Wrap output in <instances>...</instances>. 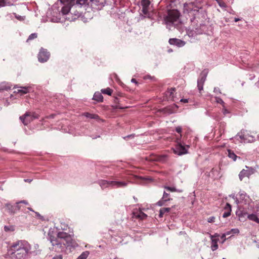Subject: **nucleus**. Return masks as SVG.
Segmentation results:
<instances>
[{"instance_id": "7c9ffc66", "label": "nucleus", "mask_w": 259, "mask_h": 259, "mask_svg": "<svg viewBox=\"0 0 259 259\" xmlns=\"http://www.w3.org/2000/svg\"><path fill=\"white\" fill-rule=\"evenodd\" d=\"M206 75H203L201 76L198 79L197 84H203L206 80Z\"/></svg>"}, {"instance_id": "2f4dec72", "label": "nucleus", "mask_w": 259, "mask_h": 259, "mask_svg": "<svg viewBox=\"0 0 259 259\" xmlns=\"http://www.w3.org/2000/svg\"><path fill=\"white\" fill-rule=\"evenodd\" d=\"M228 156L233 159L234 161H235L236 160L237 156L235 155V154L231 151L230 150H228Z\"/></svg>"}, {"instance_id": "4d7b16f0", "label": "nucleus", "mask_w": 259, "mask_h": 259, "mask_svg": "<svg viewBox=\"0 0 259 259\" xmlns=\"http://www.w3.org/2000/svg\"><path fill=\"white\" fill-rule=\"evenodd\" d=\"M240 19L238 18H235V19H234V21L235 22H237L238 21H239Z\"/></svg>"}, {"instance_id": "bb28decb", "label": "nucleus", "mask_w": 259, "mask_h": 259, "mask_svg": "<svg viewBox=\"0 0 259 259\" xmlns=\"http://www.w3.org/2000/svg\"><path fill=\"white\" fill-rule=\"evenodd\" d=\"M84 115L87 117L91 119H98L99 118V116L97 114H91L89 113H84Z\"/></svg>"}, {"instance_id": "6ab92c4d", "label": "nucleus", "mask_w": 259, "mask_h": 259, "mask_svg": "<svg viewBox=\"0 0 259 259\" xmlns=\"http://www.w3.org/2000/svg\"><path fill=\"white\" fill-rule=\"evenodd\" d=\"M210 174L214 179H217L221 177L220 171L218 169L212 168Z\"/></svg>"}, {"instance_id": "4468645a", "label": "nucleus", "mask_w": 259, "mask_h": 259, "mask_svg": "<svg viewBox=\"0 0 259 259\" xmlns=\"http://www.w3.org/2000/svg\"><path fill=\"white\" fill-rule=\"evenodd\" d=\"M193 4L192 3L185 4L184 5V12H187L188 13H192L193 14L196 15V13H198V11L193 9Z\"/></svg>"}, {"instance_id": "412c9836", "label": "nucleus", "mask_w": 259, "mask_h": 259, "mask_svg": "<svg viewBox=\"0 0 259 259\" xmlns=\"http://www.w3.org/2000/svg\"><path fill=\"white\" fill-rule=\"evenodd\" d=\"M247 219L259 224V217L253 213L247 215Z\"/></svg>"}, {"instance_id": "c756f323", "label": "nucleus", "mask_w": 259, "mask_h": 259, "mask_svg": "<svg viewBox=\"0 0 259 259\" xmlns=\"http://www.w3.org/2000/svg\"><path fill=\"white\" fill-rule=\"evenodd\" d=\"M102 93L104 94H107L108 95H111L112 93V90L110 88H106L104 89L101 90Z\"/></svg>"}, {"instance_id": "f704fd0d", "label": "nucleus", "mask_w": 259, "mask_h": 259, "mask_svg": "<svg viewBox=\"0 0 259 259\" xmlns=\"http://www.w3.org/2000/svg\"><path fill=\"white\" fill-rule=\"evenodd\" d=\"M222 112L225 116H227L228 114H230V111L226 108L225 106L223 107Z\"/></svg>"}, {"instance_id": "bf43d9fd", "label": "nucleus", "mask_w": 259, "mask_h": 259, "mask_svg": "<svg viewBox=\"0 0 259 259\" xmlns=\"http://www.w3.org/2000/svg\"><path fill=\"white\" fill-rule=\"evenodd\" d=\"M246 136H247V138L248 139H250L249 136H251V135H249V134H246Z\"/></svg>"}, {"instance_id": "2eb2a0df", "label": "nucleus", "mask_w": 259, "mask_h": 259, "mask_svg": "<svg viewBox=\"0 0 259 259\" xmlns=\"http://www.w3.org/2000/svg\"><path fill=\"white\" fill-rule=\"evenodd\" d=\"M127 185V183L117 181H110L111 187L113 188H123Z\"/></svg>"}, {"instance_id": "473e14b6", "label": "nucleus", "mask_w": 259, "mask_h": 259, "mask_svg": "<svg viewBox=\"0 0 259 259\" xmlns=\"http://www.w3.org/2000/svg\"><path fill=\"white\" fill-rule=\"evenodd\" d=\"M166 157L165 155H160L157 158L156 160L163 162L166 160Z\"/></svg>"}, {"instance_id": "c03bdc74", "label": "nucleus", "mask_w": 259, "mask_h": 259, "mask_svg": "<svg viewBox=\"0 0 259 259\" xmlns=\"http://www.w3.org/2000/svg\"><path fill=\"white\" fill-rule=\"evenodd\" d=\"M213 92L217 94H221V91L219 88H217V87L214 88V90H213Z\"/></svg>"}, {"instance_id": "cd10ccee", "label": "nucleus", "mask_w": 259, "mask_h": 259, "mask_svg": "<svg viewBox=\"0 0 259 259\" xmlns=\"http://www.w3.org/2000/svg\"><path fill=\"white\" fill-rule=\"evenodd\" d=\"M4 230L7 232H12L15 231V227L14 226H5Z\"/></svg>"}, {"instance_id": "8fccbe9b", "label": "nucleus", "mask_w": 259, "mask_h": 259, "mask_svg": "<svg viewBox=\"0 0 259 259\" xmlns=\"http://www.w3.org/2000/svg\"><path fill=\"white\" fill-rule=\"evenodd\" d=\"M18 203H19V205H20V204H21V203H24L26 205L28 204V202L25 200H22V201H20V202H18Z\"/></svg>"}, {"instance_id": "6e6d98bb", "label": "nucleus", "mask_w": 259, "mask_h": 259, "mask_svg": "<svg viewBox=\"0 0 259 259\" xmlns=\"http://www.w3.org/2000/svg\"><path fill=\"white\" fill-rule=\"evenodd\" d=\"M231 233H232V232H231V231L230 230L229 231L227 232L225 234H226V236H227V235H229L231 234Z\"/></svg>"}, {"instance_id": "864d4df0", "label": "nucleus", "mask_w": 259, "mask_h": 259, "mask_svg": "<svg viewBox=\"0 0 259 259\" xmlns=\"http://www.w3.org/2000/svg\"><path fill=\"white\" fill-rule=\"evenodd\" d=\"M164 213H163V212L161 211V209H160L159 210V217L160 218L162 217H163V215L164 214Z\"/></svg>"}, {"instance_id": "0e129e2a", "label": "nucleus", "mask_w": 259, "mask_h": 259, "mask_svg": "<svg viewBox=\"0 0 259 259\" xmlns=\"http://www.w3.org/2000/svg\"><path fill=\"white\" fill-rule=\"evenodd\" d=\"M35 213L37 214V215H40V214L38 212H35Z\"/></svg>"}, {"instance_id": "f03ea898", "label": "nucleus", "mask_w": 259, "mask_h": 259, "mask_svg": "<svg viewBox=\"0 0 259 259\" xmlns=\"http://www.w3.org/2000/svg\"><path fill=\"white\" fill-rule=\"evenodd\" d=\"M38 252L32 250L31 245L24 240L14 242L8 249V255L11 259H27L31 255H37Z\"/></svg>"}, {"instance_id": "0eeeda50", "label": "nucleus", "mask_w": 259, "mask_h": 259, "mask_svg": "<svg viewBox=\"0 0 259 259\" xmlns=\"http://www.w3.org/2000/svg\"><path fill=\"white\" fill-rule=\"evenodd\" d=\"M141 5L142 6V12L145 17L150 18V2L149 0H141Z\"/></svg>"}, {"instance_id": "ddd939ff", "label": "nucleus", "mask_w": 259, "mask_h": 259, "mask_svg": "<svg viewBox=\"0 0 259 259\" xmlns=\"http://www.w3.org/2000/svg\"><path fill=\"white\" fill-rule=\"evenodd\" d=\"M238 137H239V138L242 141V142H252L254 140V137L253 136H249L250 139H248L247 138V136H246V134H244V132L241 131L239 133H238L235 137V138H237Z\"/></svg>"}, {"instance_id": "f3484780", "label": "nucleus", "mask_w": 259, "mask_h": 259, "mask_svg": "<svg viewBox=\"0 0 259 259\" xmlns=\"http://www.w3.org/2000/svg\"><path fill=\"white\" fill-rule=\"evenodd\" d=\"M239 196V203H242L244 204H247L249 203L250 199L245 193L244 192H240Z\"/></svg>"}, {"instance_id": "e433bc0d", "label": "nucleus", "mask_w": 259, "mask_h": 259, "mask_svg": "<svg viewBox=\"0 0 259 259\" xmlns=\"http://www.w3.org/2000/svg\"><path fill=\"white\" fill-rule=\"evenodd\" d=\"M36 37H37V34L36 33H32L29 36V37L27 40V41H28L30 40H32Z\"/></svg>"}, {"instance_id": "c9c22d12", "label": "nucleus", "mask_w": 259, "mask_h": 259, "mask_svg": "<svg viewBox=\"0 0 259 259\" xmlns=\"http://www.w3.org/2000/svg\"><path fill=\"white\" fill-rule=\"evenodd\" d=\"M218 4H219V6L221 8H226V4L222 0H215Z\"/></svg>"}, {"instance_id": "09e8293b", "label": "nucleus", "mask_w": 259, "mask_h": 259, "mask_svg": "<svg viewBox=\"0 0 259 259\" xmlns=\"http://www.w3.org/2000/svg\"><path fill=\"white\" fill-rule=\"evenodd\" d=\"M226 234H223L222 236H221V238L223 240V241H222V243H224L225 242V241L226 240Z\"/></svg>"}, {"instance_id": "680f3d73", "label": "nucleus", "mask_w": 259, "mask_h": 259, "mask_svg": "<svg viewBox=\"0 0 259 259\" xmlns=\"http://www.w3.org/2000/svg\"><path fill=\"white\" fill-rule=\"evenodd\" d=\"M27 208L30 211H33V210L30 207H27Z\"/></svg>"}, {"instance_id": "6e6552de", "label": "nucleus", "mask_w": 259, "mask_h": 259, "mask_svg": "<svg viewBox=\"0 0 259 259\" xmlns=\"http://www.w3.org/2000/svg\"><path fill=\"white\" fill-rule=\"evenodd\" d=\"M50 53L45 49H41L38 54V59L40 62H46L49 58Z\"/></svg>"}, {"instance_id": "b1692460", "label": "nucleus", "mask_w": 259, "mask_h": 259, "mask_svg": "<svg viewBox=\"0 0 259 259\" xmlns=\"http://www.w3.org/2000/svg\"><path fill=\"white\" fill-rule=\"evenodd\" d=\"M11 88V87L7 83H3L0 85V92L2 91L6 90L8 91L9 90H10Z\"/></svg>"}, {"instance_id": "1a4fd4ad", "label": "nucleus", "mask_w": 259, "mask_h": 259, "mask_svg": "<svg viewBox=\"0 0 259 259\" xmlns=\"http://www.w3.org/2000/svg\"><path fill=\"white\" fill-rule=\"evenodd\" d=\"M247 169L242 170L239 174V178L240 181H242L245 177H249L254 173V169L251 167L246 166Z\"/></svg>"}, {"instance_id": "9d476101", "label": "nucleus", "mask_w": 259, "mask_h": 259, "mask_svg": "<svg viewBox=\"0 0 259 259\" xmlns=\"http://www.w3.org/2000/svg\"><path fill=\"white\" fill-rule=\"evenodd\" d=\"M6 206L10 214H14L19 210L21 209V206L19 205V203H16V204L14 205L10 204H6Z\"/></svg>"}, {"instance_id": "7ed1b4c3", "label": "nucleus", "mask_w": 259, "mask_h": 259, "mask_svg": "<svg viewBox=\"0 0 259 259\" xmlns=\"http://www.w3.org/2000/svg\"><path fill=\"white\" fill-rule=\"evenodd\" d=\"M48 239L57 252L63 251L66 246H71L73 242L70 235L64 232H58L55 227L49 229Z\"/></svg>"}, {"instance_id": "13d9d810", "label": "nucleus", "mask_w": 259, "mask_h": 259, "mask_svg": "<svg viewBox=\"0 0 259 259\" xmlns=\"http://www.w3.org/2000/svg\"><path fill=\"white\" fill-rule=\"evenodd\" d=\"M24 181H25V182H27L30 183V182L32 181V180H30V179H26V180H24Z\"/></svg>"}, {"instance_id": "dca6fc26", "label": "nucleus", "mask_w": 259, "mask_h": 259, "mask_svg": "<svg viewBox=\"0 0 259 259\" xmlns=\"http://www.w3.org/2000/svg\"><path fill=\"white\" fill-rule=\"evenodd\" d=\"M171 199L169 196V194L164 191L163 193L162 198H161V200L157 202V204L160 206L164 205H165V202L170 200Z\"/></svg>"}, {"instance_id": "5fc2aeb1", "label": "nucleus", "mask_w": 259, "mask_h": 259, "mask_svg": "<svg viewBox=\"0 0 259 259\" xmlns=\"http://www.w3.org/2000/svg\"><path fill=\"white\" fill-rule=\"evenodd\" d=\"M131 81L134 83H137V80L135 78H132L131 80Z\"/></svg>"}, {"instance_id": "58836bf2", "label": "nucleus", "mask_w": 259, "mask_h": 259, "mask_svg": "<svg viewBox=\"0 0 259 259\" xmlns=\"http://www.w3.org/2000/svg\"><path fill=\"white\" fill-rule=\"evenodd\" d=\"M253 214H256V215L259 217V205L256 206L255 207V210L253 212Z\"/></svg>"}, {"instance_id": "de8ad7c7", "label": "nucleus", "mask_w": 259, "mask_h": 259, "mask_svg": "<svg viewBox=\"0 0 259 259\" xmlns=\"http://www.w3.org/2000/svg\"><path fill=\"white\" fill-rule=\"evenodd\" d=\"M215 218L214 217H210L208 219L209 223H212L214 222Z\"/></svg>"}, {"instance_id": "37998d69", "label": "nucleus", "mask_w": 259, "mask_h": 259, "mask_svg": "<svg viewBox=\"0 0 259 259\" xmlns=\"http://www.w3.org/2000/svg\"><path fill=\"white\" fill-rule=\"evenodd\" d=\"M231 231L232 234H238L239 233V229L237 228L232 229L231 230Z\"/></svg>"}, {"instance_id": "a19ab883", "label": "nucleus", "mask_w": 259, "mask_h": 259, "mask_svg": "<svg viewBox=\"0 0 259 259\" xmlns=\"http://www.w3.org/2000/svg\"><path fill=\"white\" fill-rule=\"evenodd\" d=\"M231 211H227L225 212L223 214V217L227 218V217H229V215H230Z\"/></svg>"}, {"instance_id": "423d86ee", "label": "nucleus", "mask_w": 259, "mask_h": 259, "mask_svg": "<svg viewBox=\"0 0 259 259\" xmlns=\"http://www.w3.org/2000/svg\"><path fill=\"white\" fill-rule=\"evenodd\" d=\"M181 138V135H180L179 138H177L178 144L176 145L175 148L173 149L174 152L178 155H182L187 153V150L179 142V140Z\"/></svg>"}, {"instance_id": "69168bd1", "label": "nucleus", "mask_w": 259, "mask_h": 259, "mask_svg": "<svg viewBox=\"0 0 259 259\" xmlns=\"http://www.w3.org/2000/svg\"><path fill=\"white\" fill-rule=\"evenodd\" d=\"M168 52H172V50H168Z\"/></svg>"}, {"instance_id": "393cba45", "label": "nucleus", "mask_w": 259, "mask_h": 259, "mask_svg": "<svg viewBox=\"0 0 259 259\" xmlns=\"http://www.w3.org/2000/svg\"><path fill=\"white\" fill-rule=\"evenodd\" d=\"M211 244H212V245H211V249L213 251H214L218 248V245L217 243V241L215 239H213L212 236H211Z\"/></svg>"}, {"instance_id": "3c124183", "label": "nucleus", "mask_w": 259, "mask_h": 259, "mask_svg": "<svg viewBox=\"0 0 259 259\" xmlns=\"http://www.w3.org/2000/svg\"><path fill=\"white\" fill-rule=\"evenodd\" d=\"M180 101L182 102H183V103H188V100L187 99H182L180 100Z\"/></svg>"}, {"instance_id": "39448f33", "label": "nucleus", "mask_w": 259, "mask_h": 259, "mask_svg": "<svg viewBox=\"0 0 259 259\" xmlns=\"http://www.w3.org/2000/svg\"><path fill=\"white\" fill-rule=\"evenodd\" d=\"M38 115L35 113L26 112L23 115L19 117L22 123L26 125L34 119L38 118Z\"/></svg>"}, {"instance_id": "603ef678", "label": "nucleus", "mask_w": 259, "mask_h": 259, "mask_svg": "<svg viewBox=\"0 0 259 259\" xmlns=\"http://www.w3.org/2000/svg\"><path fill=\"white\" fill-rule=\"evenodd\" d=\"M34 247V248L35 249L34 250H38V252L37 254L39 253V250L38 249V245L37 244H35Z\"/></svg>"}, {"instance_id": "aec40b11", "label": "nucleus", "mask_w": 259, "mask_h": 259, "mask_svg": "<svg viewBox=\"0 0 259 259\" xmlns=\"http://www.w3.org/2000/svg\"><path fill=\"white\" fill-rule=\"evenodd\" d=\"M99 185L102 189L107 187H111L110 181L101 180L99 182Z\"/></svg>"}, {"instance_id": "a211bd4d", "label": "nucleus", "mask_w": 259, "mask_h": 259, "mask_svg": "<svg viewBox=\"0 0 259 259\" xmlns=\"http://www.w3.org/2000/svg\"><path fill=\"white\" fill-rule=\"evenodd\" d=\"M133 215L135 218H140V219H144L147 217V215L143 212L141 210H138L133 212Z\"/></svg>"}, {"instance_id": "ea45409f", "label": "nucleus", "mask_w": 259, "mask_h": 259, "mask_svg": "<svg viewBox=\"0 0 259 259\" xmlns=\"http://www.w3.org/2000/svg\"><path fill=\"white\" fill-rule=\"evenodd\" d=\"M160 209L161 210L163 213H165L166 212H168L170 211V208L169 207H164L161 208Z\"/></svg>"}, {"instance_id": "72a5a7b5", "label": "nucleus", "mask_w": 259, "mask_h": 259, "mask_svg": "<svg viewBox=\"0 0 259 259\" xmlns=\"http://www.w3.org/2000/svg\"><path fill=\"white\" fill-rule=\"evenodd\" d=\"M215 101L217 103H219L220 104H221L222 105L223 107H224V106H225V102L222 100V99H221L219 97H215Z\"/></svg>"}, {"instance_id": "052dcab7", "label": "nucleus", "mask_w": 259, "mask_h": 259, "mask_svg": "<svg viewBox=\"0 0 259 259\" xmlns=\"http://www.w3.org/2000/svg\"><path fill=\"white\" fill-rule=\"evenodd\" d=\"M16 17L18 19H19V20H21V16H19V17L16 16Z\"/></svg>"}, {"instance_id": "f8f14e48", "label": "nucleus", "mask_w": 259, "mask_h": 259, "mask_svg": "<svg viewBox=\"0 0 259 259\" xmlns=\"http://www.w3.org/2000/svg\"><path fill=\"white\" fill-rule=\"evenodd\" d=\"M168 42L170 45L177 46L179 48L183 47L186 45L185 41L176 38H170L168 40Z\"/></svg>"}, {"instance_id": "c85d7f7f", "label": "nucleus", "mask_w": 259, "mask_h": 259, "mask_svg": "<svg viewBox=\"0 0 259 259\" xmlns=\"http://www.w3.org/2000/svg\"><path fill=\"white\" fill-rule=\"evenodd\" d=\"M89 255V251H85L81 253V254L76 259H86Z\"/></svg>"}, {"instance_id": "49530a36", "label": "nucleus", "mask_w": 259, "mask_h": 259, "mask_svg": "<svg viewBox=\"0 0 259 259\" xmlns=\"http://www.w3.org/2000/svg\"><path fill=\"white\" fill-rule=\"evenodd\" d=\"M197 87L199 92H201L203 89V84H197Z\"/></svg>"}, {"instance_id": "f257e3e1", "label": "nucleus", "mask_w": 259, "mask_h": 259, "mask_svg": "<svg viewBox=\"0 0 259 259\" xmlns=\"http://www.w3.org/2000/svg\"><path fill=\"white\" fill-rule=\"evenodd\" d=\"M88 1L89 0H58L53 5V10L54 13L61 14L66 20L72 21L80 15V12L78 9L83 5L88 4Z\"/></svg>"}, {"instance_id": "a18cd8bd", "label": "nucleus", "mask_w": 259, "mask_h": 259, "mask_svg": "<svg viewBox=\"0 0 259 259\" xmlns=\"http://www.w3.org/2000/svg\"><path fill=\"white\" fill-rule=\"evenodd\" d=\"M176 131L178 133L181 134L182 131V128L181 126H179L176 128Z\"/></svg>"}, {"instance_id": "a878e982", "label": "nucleus", "mask_w": 259, "mask_h": 259, "mask_svg": "<svg viewBox=\"0 0 259 259\" xmlns=\"http://www.w3.org/2000/svg\"><path fill=\"white\" fill-rule=\"evenodd\" d=\"M164 189L169 192H182L181 190H177L175 187H168V186H164Z\"/></svg>"}, {"instance_id": "9b49d317", "label": "nucleus", "mask_w": 259, "mask_h": 259, "mask_svg": "<svg viewBox=\"0 0 259 259\" xmlns=\"http://www.w3.org/2000/svg\"><path fill=\"white\" fill-rule=\"evenodd\" d=\"M15 89H17L16 90L14 91V94H19L20 96H22L24 94H26L29 93L31 90V88L29 87H15Z\"/></svg>"}, {"instance_id": "20e7f679", "label": "nucleus", "mask_w": 259, "mask_h": 259, "mask_svg": "<svg viewBox=\"0 0 259 259\" xmlns=\"http://www.w3.org/2000/svg\"><path fill=\"white\" fill-rule=\"evenodd\" d=\"M180 13L177 10H169L164 18L165 24L169 30L171 27L177 26L180 22Z\"/></svg>"}, {"instance_id": "e2e57ef3", "label": "nucleus", "mask_w": 259, "mask_h": 259, "mask_svg": "<svg viewBox=\"0 0 259 259\" xmlns=\"http://www.w3.org/2000/svg\"><path fill=\"white\" fill-rule=\"evenodd\" d=\"M131 136H132V135L127 136V137H124V138L125 139V138H129V137H131Z\"/></svg>"}, {"instance_id": "4c0bfd02", "label": "nucleus", "mask_w": 259, "mask_h": 259, "mask_svg": "<svg viewBox=\"0 0 259 259\" xmlns=\"http://www.w3.org/2000/svg\"><path fill=\"white\" fill-rule=\"evenodd\" d=\"M230 197H232L235 201V202L238 204L239 203V199L235 196V194H231L229 196Z\"/></svg>"}, {"instance_id": "79ce46f5", "label": "nucleus", "mask_w": 259, "mask_h": 259, "mask_svg": "<svg viewBox=\"0 0 259 259\" xmlns=\"http://www.w3.org/2000/svg\"><path fill=\"white\" fill-rule=\"evenodd\" d=\"M225 208V209H226L227 211H231V206L228 203H227L226 204V205Z\"/></svg>"}, {"instance_id": "5701e85b", "label": "nucleus", "mask_w": 259, "mask_h": 259, "mask_svg": "<svg viewBox=\"0 0 259 259\" xmlns=\"http://www.w3.org/2000/svg\"><path fill=\"white\" fill-rule=\"evenodd\" d=\"M175 92V88H171L168 91H167L166 95L168 96L169 98L174 101V94Z\"/></svg>"}, {"instance_id": "4be33fe9", "label": "nucleus", "mask_w": 259, "mask_h": 259, "mask_svg": "<svg viewBox=\"0 0 259 259\" xmlns=\"http://www.w3.org/2000/svg\"><path fill=\"white\" fill-rule=\"evenodd\" d=\"M93 99L98 102H102L103 99V97L101 93L99 92H96L94 95Z\"/></svg>"}]
</instances>
